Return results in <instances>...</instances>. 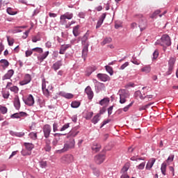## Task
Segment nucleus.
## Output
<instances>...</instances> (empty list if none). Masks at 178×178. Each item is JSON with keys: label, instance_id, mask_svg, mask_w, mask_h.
Segmentation results:
<instances>
[{"label": "nucleus", "instance_id": "nucleus-1", "mask_svg": "<svg viewBox=\"0 0 178 178\" xmlns=\"http://www.w3.org/2000/svg\"><path fill=\"white\" fill-rule=\"evenodd\" d=\"M155 45H161V47H170L172 45V41L170 37L168 34L163 35L161 40H157L155 42ZM163 51H166V47H163Z\"/></svg>", "mask_w": 178, "mask_h": 178}, {"label": "nucleus", "instance_id": "nucleus-2", "mask_svg": "<svg viewBox=\"0 0 178 178\" xmlns=\"http://www.w3.org/2000/svg\"><path fill=\"white\" fill-rule=\"evenodd\" d=\"M76 144V142L74 141V139L71 138L70 139V141L67 142L64 146L63 148L56 150V154H63V152H66L67 151H69V149H72V148H74V145Z\"/></svg>", "mask_w": 178, "mask_h": 178}, {"label": "nucleus", "instance_id": "nucleus-3", "mask_svg": "<svg viewBox=\"0 0 178 178\" xmlns=\"http://www.w3.org/2000/svg\"><path fill=\"white\" fill-rule=\"evenodd\" d=\"M42 89L45 97H48L49 95H51L50 91L52 90V86H51L49 82L45 81V79L42 80Z\"/></svg>", "mask_w": 178, "mask_h": 178}, {"label": "nucleus", "instance_id": "nucleus-4", "mask_svg": "<svg viewBox=\"0 0 178 178\" xmlns=\"http://www.w3.org/2000/svg\"><path fill=\"white\" fill-rule=\"evenodd\" d=\"M120 95V104H126L127 101V98L130 97V93H129V90L126 89H121L119 90Z\"/></svg>", "mask_w": 178, "mask_h": 178}, {"label": "nucleus", "instance_id": "nucleus-5", "mask_svg": "<svg viewBox=\"0 0 178 178\" xmlns=\"http://www.w3.org/2000/svg\"><path fill=\"white\" fill-rule=\"evenodd\" d=\"M74 161V157L72 154H65L63 157H61L62 163H65V165H69V163H72Z\"/></svg>", "mask_w": 178, "mask_h": 178}, {"label": "nucleus", "instance_id": "nucleus-6", "mask_svg": "<svg viewBox=\"0 0 178 178\" xmlns=\"http://www.w3.org/2000/svg\"><path fill=\"white\" fill-rule=\"evenodd\" d=\"M175 63H176V58H170L168 61V71L166 72L167 76L172 74V72L173 71Z\"/></svg>", "mask_w": 178, "mask_h": 178}, {"label": "nucleus", "instance_id": "nucleus-7", "mask_svg": "<svg viewBox=\"0 0 178 178\" xmlns=\"http://www.w3.org/2000/svg\"><path fill=\"white\" fill-rule=\"evenodd\" d=\"M42 130H43L44 136L45 137V138H49L51 134V131L52 130L51 128V126L49 124H45L43 127Z\"/></svg>", "mask_w": 178, "mask_h": 178}, {"label": "nucleus", "instance_id": "nucleus-8", "mask_svg": "<svg viewBox=\"0 0 178 178\" xmlns=\"http://www.w3.org/2000/svg\"><path fill=\"white\" fill-rule=\"evenodd\" d=\"M31 81V75L26 74L24 76V79L19 81V86H26Z\"/></svg>", "mask_w": 178, "mask_h": 178}, {"label": "nucleus", "instance_id": "nucleus-9", "mask_svg": "<svg viewBox=\"0 0 178 178\" xmlns=\"http://www.w3.org/2000/svg\"><path fill=\"white\" fill-rule=\"evenodd\" d=\"M105 161V154H98L95 157V161L97 165H101Z\"/></svg>", "mask_w": 178, "mask_h": 178}, {"label": "nucleus", "instance_id": "nucleus-10", "mask_svg": "<svg viewBox=\"0 0 178 178\" xmlns=\"http://www.w3.org/2000/svg\"><path fill=\"white\" fill-rule=\"evenodd\" d=\"M24 103L26 105L29 106H33L34 105V97H33L32 95H29L26 99H24Z\"/></svg>", "mask_w": 178, "mask_h": 178}, {"label": "nucleus", "instance_id": "nucleus-11", "mask_svg": "<svg viewBox=\"0 0 178 178\" xmlns=\"http://www.w3.org/2000/svg\"><path fill=\"white\" fill-rule=\"evenodd\" d=\"M85 92L87 94L88 99H91L94 97V92H92L91 87L87 86V88L85 89Z\"/></svg>", "mask_w": 178, "mask_h": 178}, {"label": "nucleus", "instance_id": "nucleus-12", "mask_svg": "<svg viewBox=\"0 0 178 178\" xmlns=\"http://www.w3.org/2000/svg\"><path fill=\"white\" fill-rule=\"evenodd\" d=\"M106 17V13H103L101 17H99L97 25H96V29H99L101 26H102V23H104V20H105V18Z\"/></svg>", "mask_w": 178, "mask_h": 178}, {"label": "nucleus", "instance_id": "nucleus-13", "mask_svg": "<svg viewBox=\"0 0 178 178\" xmlns=\"http://www.w3.org/2000/svg\"><path fill=\"white\" fill-rule=\"evenodd\" d=\"M24 116H27V113L24 112L17 113L11 115V119H20V118H23Z\"/></svg>", "mask_w": 178, "mask_h": 178}, {"label": "nucleus", "instance_id": "nucleus-14", "mask_svg": "<svg viewBox=\"0 0 178 178\" xmlns=\"http://www.w3.org/2000/svg\"><path fill=\"white\" fill-rule=\"evenodd\" d=\"M139 29H140V31H143L147 29V19L143 18L139 22Z\"/></svg>", "mask_w": 178, "mask_h": 178}, {"label": "nucleus", "instance_id": "nucleus-15", "mask_svg": "<svg viewBox=\"0 0 178 178\" xmlns=\"http://www.w3.org/2000/svg\"><path fill=\"white\" fill-rule=\"evenodd\" d=\"M89 44H86L85 46H83V50H82V58L86 60V58H87V56L88 55V47Z\"/></svg>", "mask_w": 178, "mask_h": 178}, {"label": "nucleus", "instance_id": "nucleus-16", "mask_svg": "<svg viewBox=\"0 0 178 178\" xmlns=\"http://www.w3.org/2000/svg\"><path fill=\"white\" fill-rule=\"evenodd\" d=\"M97 77L101 81H108V80L110 79L109 76H108L106 74H97Z\"/></svg>", "mask_w": 178, "mask_h": 178}, {"label": "nucleus", "instance_id": "nucleus-17", "mask_svg": "<svg viewBox=\"0 0 178 178\" xmlns=\"http://www.w3.org/2000/svg\"><path fill=\"white\" fill-rule=\"evenodd\" d=\"M156 159L152 158V159H150L147 165H146V169L147 170H151V169L152 168V166H154V163H155L156 162Z\"/></svg>", "mask_w": 178, "mask_h": 178}, {"label": "nucleus", "instance_id": "nucleus-18", "mask_svg": "<svg viewBox=\"0 0 178 178\" xmlns=\"http://www.w3.org/2000/svg\"><path fill=\"white\" fill-rule=\"evenodd\" d=\"M62 66V60L56 61L51 67V69L54 70L55 72L56 70H59L60 69V67Z\"/></svg>", "mask_w": 178, "mask_h": 178}, {"label": "nucleus", "instance_id": "nucleus-19", "mask_svg": "<svg viewBox=\"0 0 178 178\" xmlns=\"http://www.w3.org/2000/svg\"><path fill=\"white\" fill-rule=\"evenodd\" d=\"M135 95H136V97L139 95V97H140V99H145V98H147L149 99H152V97H154L152 95H147L145 97H143V95H141V92H140V91H136L135 92Z\"/></svg>", "mask_w": 178, "mask_h": 178}, {"label": "nucleus", "instance_id": "nucleus-20", "mask_svg": "<svg viewBox=\"0 0 178 178\" xmlns=\"http://www.w3.org/2000/svg\"><path fill=\"white\" fill-rule=\"evenodd\" d=\"M88 37H90V33H88V31L81 39L82 45L86 46L87 44H88V42H87L88 40Z\"/></svg>", "mask_w": 178, "mask_h": 178}, {"label": "nucleus", "instance_id": "nucleus-21", "mask_svg": "<svg viewBox=\"0 0 178 178\" xmlns=\"http://www.w3.org/2000/svg\"><path fill=\"white\" fill-rule=\"evenodd\" d=\"M14 106L16 109H20V99H19V96H15L14 98Z\"/></svg>", "mask_w": 178, "mask_h": 178}, {"label": "nucleus", "instance_id": "nucleus-22", "mask_svg": "<svg viewBox=\"0 0 178 178\" xmlns=\"http://www.w3.org/2000/svg\"><path fill=\"white\" fill-rule=\"evenodd\" d=\"M14 73L15 72L13 71V70H8V72L3 76V80H8L10 79V77L13 76Z\"/></svg>", "mask_w": 178, "mask_h": 178}, {"label": "nucleus", "instance_id": "nucleus-23", "mask_svg": "<svg viewBox=\"0 0 178 178\" xmlns=\"http://www.w3.org/2000/svg\"><path fill=\"white\" fill-rule=\"evenodd\" d=\"M92 149L95 152H99V151H100V149H101V144H99L98 143H94L92 146Z\"/></svg>", "mask_w": 178, "mask_h": 178}, {"label": "nucleus", "instance_id": "nucleus-24", "mask_svg": "<svg viewBox=\"0 0 178 178\" xmlns=\"http://www.w3.org/2000/svg\"><path fill=\"white\" fill-rule=\"evenodd\" d=\"M168 166V164H166V162H163L161 164V171L162 175H163V176H166V168Z\"/></svg>", "mask_w": 178, "mask_h": 178}, {"label": "nucleus", "instance_id": "nucleus-25", "mask_svg": "<svg viewBox=\"0 0 178 178\" xmlns=\"http://www.w3.org/2000/svg\"><path fill=\"white\" fill-rule=\"evenodd\" d=\"M49 55V51L44 52L42 56H38V59L40 60V62H43L44 59H47V56Z\"/></svg>", "mask_w": 178, "mask_h": 178}, {"label": "nucleus", "instance_id": "nucleus-26", "mask_svg": "<svg viewBox=\"0 0 178 178\" xmlns=\"http://www.w3.org/2000/svg\"><path fill=\"white\" fill-rule=\"evenodd\" d=\"M140 71L143 72V73H146V74L150 73L151 72V66L145 65L141 68Z\"/></svg>", "mask_w": 178, "mask_h": 178}, {"label": "nucleus", "instance_id": "nucleus-27", "mask_svg": "<svg viewBox=\"0 0 178 178\" xmlns=\"http://www.w3.org/2000/svg\"><path fill=\"white\" fill-rule=\"evenodd\" d=\"M109 98L108 97H105L103 99L99 101V105H101L102 106H103V105H106L107 104H109Z\"/></svg>", "mask_w": 178, "mask_h": 178}, {"label": "nucleus", "instance_id": "nucleus-28", "mask_svg": "<svg viewBox=\"0 0 178 178\" xmlns=\"http://www.w3.org/2000/svg\"><path fill=\"white\" fill-rule=\"evenodd\" d=\"M79 29H80V26L79 25L74 27L72 33L74 37H77L79 34H80V33H79Z\"/></svg>", "mask_w": 178, "mask_h": 178}, {"label": "nucleus", "instance_id": "nucleus-29", "mask_svg": "<svg viewBox=\"0 0 178 178\" xmlns=\"http://www.w3.org/2000/svg\"><path fill=\"white\" fill-rule=\"evenodd\" d=\"M112 42V39L111 38H106L102 42V45H106V44H111Z\"/></svg>", "mask_w": 178, "mask_h": 178}, {"label": "nucleus", "instance_id": "nucleus-30", "mask_svg": "<svg viewBox=\"0 0 178 178\" xmlns=\"http://www.w3.org/2000/svg\"><path fill=\"white\" fill-rule=\"evenodd\" d=\"M101 116V114H97L94 116L93 119L92 120V123L94 124H97V122H99V118Z\"/></svg>", "mask_w": 178, "mask_h": 178}, {"label": "nucleus", "instance_id": "nucleus-31", "mask_svg": "<svg viewBox=\"0 0 178 178\" xmlns=\"http://www.w3.org/2000/svg\"><path fill=\"white\" fill-rule=\"evenodd\" d=\"M173 159H175V154H171L170 156H168V158L165 161V163H168V165H170Z\"/></svg>", "mask_w": 178, "mask_h": 178}, {"label": "nucleus", "instance_id": "nucleus-32", "mask_svg": "<svg viewBox=\"0 0 178 178\" xmlns=\"http://www.w3.org/2000/svg\"><path fill=\"white\" fill-rule=\"evenodd\" d=\"M106 70L108 73L110 74V76H113V69L112 68V67L109 66V65H106Z\"/></svg>", "mask_w": 178, "mask_h": 178}, {"label": "nucleus", "instance_id": "nucleus-33", "mask_svg": "<svg viewBox=\"0 0 178 178\" xmlns=\"http://www.w3.org/2000/svg\"><path fill=\"white\" fill-rule=\"evenodd\" d=\"M0 112L2 115H6V113H8V108H6V106H0Z\"/></svg>", "mask_w": 178, "mask_h": 178}, {"label": "nucleus", "instance_id": "nucleus-34", "mask_svg": "<svg viewBox=\"0 0 178 178\" xmlns=\"http://www.w3.org/2000/svg\"><path fill=\"white\" fill-rule=\"evenodd\" d=\"M32 51H33V52H37L38 54H42V52H44V49L41 47H35L32 49Z\"/></svg>", "mask_w": 178, "mask_h": 178}, {"label": "nucleus", "instance_id": "nucleus-35", "mask_svg": "<svg viewBox=\"0 0 178 178\" xmlns=\"http://www.w3.org/2000/svg\"><path fill=\"white\" fill-rule=\"evenodd\" d=\"M2 95L5 99H8V98H9V96L10 95V93L8 90H3L2 92Z\"/></svg>", "mask_w": 178, "mask_h": 178}, {"label": "nucleus", "instance_id": "nucleus-36", "mask_svg": "<svg viewBox=\"0 0 178 178\" xmlns=\"http://www.w3.org/2000/svg\"><path fill=\"white\" fill-rule=\"evenodd\" d=\"M0 63H2L1 66L3 67H8L9 66V62L7 60H1Z\"/></svg>", "mask_w": 178, "mask_h": 178}, {"label": "nucleus", "instance_id": "nucleus-37", "mask_svg": "<svg viewBox=\"0 0 178 178\" xmlns=\"http://www.w3.org/2000/svg\"><path fill=\"white\" fill-rule=\"evenodd\" d=\"M8 90H10V91L15 92V94H17L19 92V88L17 86H13L8 88Z\"/></svg>", "mask_w": 178, "mask_h": 178}, {"label": "nucleus", "instance_id": "nucleus-38", "mask_svg": "<svg viewBox=\"0 0 178 178\" xmlns=\"http://www.w3.org/2000/svg\"><path fill=\"white\" fill-rule=\"evenodd\" d=\"M24 145L28 151H31L34 148V145L31 143H24Z\"/></svg>", "mask_w": 178, "mask_h": 178}, {"label": "nucleus", "instance_id": "nucleus-39", "mask_svg": "<svg viewBox=\"0 0 178 178\" xmlns=\"http://www.w3.org/2000/svg\"><path fill=\"white\" fill-rule=\"evenodd\" d=\"M63 15H64L66 19H67L68 20H72V19H73V13H66L65 14H64Z\"/></svg>", "mask_w": 178, "mask_h": 178}, {"label": "nucleus", "instance_id": "nucleus-40", "mask_svg": "<svg viewBox=\"0 0 178 178\" xmlns=\"http://www.w3.org/2000/svg\"><path fill=\"white\" fill-rule=\"evenodd\" d=\"M29 136L32 140H35L37 138V132H31Z\"/></svg>", "mask_w": 178, "mask_h": 178}, {"label": "nucleus", "instance_id": "nucleus-41", "mask_svg": "<svg viewBox=\"0 0 178 178\" xmlns=\"http://www.w3.org/2000/svg\"><path fill=\"white\" fill-rule=\"evenodd\" d=\"M93 175L95 176H96V177H99V176H101V171H99V170L95 168L94 170H93Z\"/></svg>", "mask_w": 178, "mask_h": 178}, {"label": "nucleus", "instance_id": "nucleus-42", "mask_svg": "<svg viewBox=\"0 0 178 178\" xmlns=\"http://www.w3.org/2000/svg\"><path fill=\"white\" fill-rule=\"evenodd\" d=\"M19 29H26V26H16L13 33H22V31Z\"/></svg>", "mask_w": 178, "mask_h": 178}, {"label": "nucleus", "instance_id": "nucleus-43", "mask_svg": "<svg viewBox=\"0 0 178 178\" xmlns=\"http://www.w3.org/2000/svg\"><path fill=\"white\" fill-rule=\"evenodd\" d=\"M72 108H79L80 106V102H72L71 104Z\"/></svg>", "mask_w": 178, "mask_h": 178}, {"label": "nucleus", "instance_id": "nucleus-44", "mask_svg": "<svg viewBox=\"0 0 178 178\" xmlns=\"http://www.w3.org/2000/svg\"><path fill=\"white\" fill-rule=\"evenodd\" d=\"M60 20L61 24H66V18L63 15H60Z\"/></svg>", "mask_w": 178, "mask_h": 178}, {"label": "nucleus", "instance_id": "nucleus-45", "mask_svg": "<svg viewBox=\"0 0 178 178\" xmlns=\"http://www.w3.org/2000/svg\"><path fill=\"white\" fill-rule=\"evenodd\" d=\"M129 165L126 164L121 170V173H127V170H129Z\"/></svg>", "mask_w": 178, "mask_h": 178}, {"label": "nucleus", "instance_id": "nucleus-46", "mask_svg": "<svg viewBox=\"0 0 178 178\" xmlns=\"http://www.w3.org/2000/svg\"><path fill=\"white\" fill-rule=\"evenodd\" d=\"M33 52H34V51H33V49L26 51V52H25L26 58H29V56H32L33 55Z\"/></svg>", "mask_w": 178, "mask_h": 178}, {"label": "nucleus", "instance_id": "nucleus-47", "mask_svg": "<svg viewBox=\"0 0 178 178\" xmlns=\"http://www.w3.org/2000/svg\"><path fill=\"white\" fill-rule=\"evenodd\" d=\"M88 70H90V72L87 74V76H90L92 72H95V70H97V67H90Z\"/></svg>", "mask_w": 178, "mask_h": 178}, {"label": "nucleus", "instance_id": "nucleus-48", "mask_svg": "<svg viewBox=\"0 0 178 178\" xmlns=\"http://www.w3.org/2000/svg\"><path fill=\"white\" fill-rule=\"evenodd\" d=\"M133 104H134V102H132L131 104H129V105L126 106L124 108L123 111L124 112H127V111H129V109H130L131 106H133Z\"/></svg>", "mask_w": 178, "mask_h": 178}, {"label": "nucleus", "instance_id": "nucleus-49", "mask_svg": "<svg viewBox=\"0 0 178 178\" xmlns=\"http://www.w3.org/2000/svg\"><path fill=\"white\" fill-rule=\"evenodd\" d=\"M7 41L8 42V45L10 47H12L13 45V44L15 43V40L9 39V36H7Z\"/></svg>", "mask_w": 178, "mask_h": 178}, {"label": "nucleus", "instance_id": "nucleus-50", "mask_svg": "<svg viewBox=\"0 0 178 178\" xmlns=\"http://www.w3.org/2000/svg\"><path fill=\"white\" fill-rule=\"evenodd\" d=\"M47 161H40V166L42 169L47 168Z\"/></svg>", "mask_w": 178, "mask_h": 178}, {"label": "nucleus", "instance_id": "nucleus-51", "mask_svg": "<svg viewBox=\"0 0 178 178\" xmlns=\"http://www.w3.org/2000/svg\"><path fill=\"white\" fill-rule=\"evenodd\" d=\"M7 13H8V15H16V13H15V11H13V10H12L11 8H7Z\"/></svg>", "mask_w": 178, "mask_h": 178}, {"label": "nucleus", "instance_id": "nucleus-52", "mask_svg": "<svg viewBox=\"0 0 178 178\" xmlns=\"http://www.w3.org/2000/svg\"><path fill=\"white\" fill-rule=\"evenodd\" d=\"M145 167V162L141 163L140 164L138 165V166H137V168L140 170H143V169H144Z\"/></svg>", "mask_w": 178, "mask_h": 178}, {"label": "nucleus", "instance_id": "nucleus-53", "mask_svg": "<svg viewBox=\"0 0 178 178\" xmlns=\"http://www.w3.org/2000/svg\"><path fill=\"white\" fill-rule=\"evenodd\" d=\"M15 137H23L24 136V132H16L14 134Z\"/></svg>", "mask_w": 178, "mask_h": 178}, {"label": "nucleus", "instance_id": "nucleus-54", "mask_svg": "<svg viewBox=\"0 0 178 178\" xmlns=\"http://www.w3.org/2000/svg\"><path fill=\"white\" fill-rule=\"evenodd\" d=\"M72 47V45H70V44H64L61 46V48H63V51H66V49L70 48Z\"/></svg>", "mask_w": 178, "mask_h": 178}, {"label": "nucleus", "instance_id": "nucleus-55", "mask_svg": "<svg viewBox=\"0 0 178 178\" xmlns=\"http://www.w3.org/2000/svg\"><path fill=\"white\" fill-rule=\"evenodd\" d=\"M158 56H159V51H158V50H155L153 53V59H156Z\"/></svg>", "mask_w": 178, "mask_h": 178}, {"label": "nucleus", "instance_id": "nucleus-56", "mask_svg": "<svg viewBox=\"0 0 178 178\" xmlns=\"http://www.w3.org/2000/svg\"><path fill=\"white\" fill-rule=\"evenodd\" d=\"M65 98H67V99H72V98H73V95L72 93H67L65 95Z\"/></svg>", "mask_w": 178, "mask_h": 178}, {"label": "nucleus", "instance_id": "nucleus-57", "mask_svg": "<svg viewBox=\"0 0 178 178\" xmlns=\"http://www.w3.org/2000/svg\"><path fill=\"white\" fill-rule=\"evenodd\" d=\"M128 65H129V62H126L125 63L121 65L120 70H124V69H126V67H127Z\"/></svg>", "mask_w": 178, "mask_h": 178}, {"label": "nucleus", "instance_id": "nucleus-58", "mask_svg": "<svg viewBox=\"0 0 178 178\" xmlns=\"http://www.w3.org/2000/svg\"><path fill=\"white\" fill-rule=\"evenodd\" d=\"M131 62H132V63H134V65H140V62L136 58H133L131 60Z\"/></svg>", "mask_w": 178, "mask_h": 178}, {"label": "nucleus", "instance_id": "nucleus-59", "mask_svg": "<svg viewBox=\"0 0 178 178\" xmlns=\"http://www.w3.org/2000/svg\"><path fill=\"white\" fill-rule=\"evenodd\" d=\"M66 129H69V124H65L61 129L60 131H65Z\"/></svg>", "mask_w": 178, "mask_h": 178}, {"label": "nucleus", "instance_id": "nucleus-60", "mask_svg": "<svg viewBox=\"0 0 178 178\" xmlns=\"http://www.w3.org/2000/svg\"><path fill=\"white\" fill-rule=\"evenodd\" d=\"M41 39L40 38H38V37H37V36H33V38H32V41L33 42H37V41H40Z\"/></svg>", "mask_w": 178, "mask_h": 178}, {"label": "nucleus", "instance_id": "nucleus-61", "mask_svg": "<svg viewBox=\"0 0 178 178\" xmlns=\"http://www.w3.org/2000/svg\"><path fill=\"white\" fill-rule=\"evenodd\" d=\"M113 111V106H110L108 108V115H112V111Z\"/></svg>", "mask_w": 178, "mask_h": 178}, {"label": "nucleus", "instance_id": "nucleus-62", "mask_svg": "<svg viewBox=\"0 0 178 178\" xmlns=\"http://www.w3.org/2000/svg\"><path fill=\"white\" fill-rule=\"evenodd\" d=\"M169 170L170 172H171V174L172 175V176H175V168H173L172 166H170Z\"/></svg>", "mask_w": 178, "mask_h": 178}, {"label": "nucleus", "instance_id": "nucleus-63", "mask_svg": "<svg viewBox=\"0 0 178 178\" xmlns=\"http://www.w3.org/2000/svg\"><path fill=\"white\" fill-rule=\"evenodd\" d=\"M45 46L47 48H51L52 47V42L48 41L46 42Z\"/></svg>", "mask_w": 178, "mask_h": 178}, {"label": "nucleus", "instance_id": "nucleus-64", "mask_svg": "<svg viewBox=\"0 0 178 178\" xmlns=\"http://www.w3.org/2000/svg\"><path fill=\"white\" fill-rule=\"evenodd\" d=\"M120 178H130V177H129V175H127V173H122Z\"/></svg>", "mask_w": 178, "mask_h": 178}]
</instances>
